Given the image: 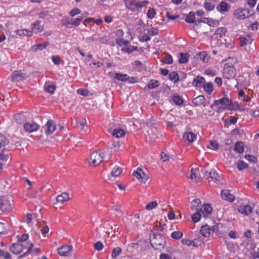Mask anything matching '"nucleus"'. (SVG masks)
Returning <instances> with one entry per match:
<instances>
[{
	"label": "nucleus",
	"instance_id": "obj_1",
	"mask_svg": "<svg viewBox=\"0 0 259 259\" xmlns=\"http://www.w3.org/2000/svg\"><path fill=\"white\" fill-rule=\"evenodd\" d=\"M213 105L220 110H237L239 107L237 102H233L227 97L214 100Z\"/></svg>",
	"mask_w": 259,
	"mask_h": 259
},
{
	"label": "nucleus",
	"instance_id": "obj_2",
	"mask_svg": "<svg viewBox=\"0 0 259 259\" xmlns=\"http://www.w3.org/2000/svg\"><path fill=\"white\" fill-rule=\"evenodd\" d=\"M125 7L132 12H140L143 8L149 3L147 0L140 2L139 0H123Z\"/></svg>",
	"mask_w": 259,
	"mask_h": 259
},
{
	"label": "nucleus",
	"instance_id": "obj_3",
	"mask_svg": "<svg viewBox=\"0 0 259 259\" xmlns=\"http://www.w3.org/2000/svg\"><path fill=\"white\" fill-rule=\"evenodd\" d=\"M150 244L155 250H162L166 245V240L164 236L158 233L153 234L150 239Z\"/></svg>",
	"mask_w": 259,
	"mask_h": 259
},
{
	"label": "nucleus",
	"instance_id": "obj_4",
	"mask_svg": "<svg viewBox=\"0 0 259 259\" xmlns=\"http://www.w3.org/2000/svg\"><path fill=\"white\" fill-rule=\"evenodd\" d=\"M9 143V139L0 134V160L6 161L9 159V154L7 153L6 148Z\"/></svg>",
	"mask_w": 259,
	"mask_h": 259
},
{
	"label": "nucleus",
	"instance_id": "obj_5",
	"mask_svg": "<svg viewBox=\"0 0 259 259\" xmlns=\"http://www.w3.org/2000/svg\"><path fill=\"white\" fill-rule=\"evenodd\" d=\"M104 154L102 152L94 151L90 156L89 163L90 165L97 166L99 165L103 160Z\"/></svg>",
	"mask_w": 259,
	"mask_h": 259
},
{
	"label": "nucleus",
	"instance_id": "obj_6",
	"mask_svg": "<svg viewBox=\"0 0 259 259\" xmlns=\"http://www.w3.org/2000/svg\"><path fill=\"white\" fill-rule=\"evenodd\" d=\"M12 209V204L10 200L5 196L0 197V210L4 213H8Z\"/></svg>",
	"mask_w": 259,
	"mask_h": 259
},
{
	"label": "nucleus",
	"instance_id": "obj_7",
	"mask_svg": "<svg viewBox=\"0 0 259 259\" xmlns=\"http://www.w3.org/2000/svg\"><path fill=\"white\" fill-rule=\"evenodd\" d=\"M222 74L224 78L227 79H232L236 75V70L234 66L229 65L226 63L225 64Z\"/></svg>",
	"mask_w": 259,
	"mask_h": 259
},
{
	"label": "nucleus",
	"instance_id": "obj_8",
	"mask_svg": "<svg viewBox=\"0 0 259 259\" xmlns=\"http://www.w3.org/2000/svg\"><path fill=\"white\" fill-rule=\"evenodd\" d=\"M204 178L209 182H218L220 180V176L214 169H211L210 171H206L203 172Z\"/></svg>",
	"mask_w": 259,
	"mask_h": 259
},
{
	"label": "nucleus",
	"instance_id": "obj_9",
	"mask_svg": "<svg viewBox=\"0 0 259 259\" xmlns=\"http://www.w3.org/2000/svg\"><path fill=\"white\" fill-rule=\"evenodd\" d=\"M133 175L142 183L145 184L149 179V176L145 173L144 170L143 168L140 167H138L137 170L134 171Z\"/></svg>",
	"mask_w": 259,
	"mask_h": 259
},
{
	"label": "nucleus",
	"instance_id": "obj_10",
	"mask_svg": "<svg viewBox=\"0 0 259 259\" xmlns=\"http://www.w3.org/2000/svg\"><path fill=\"white\" fill-rule=\"evenodd\" d=\"M251 14L247 9L239 8L236 9L234 12V16L235 18L243 20L248 18Z\"/></svg>",
	"mask_w": 259,
	"mask_h": 259
},
{
	"label": "nucleus",
	"instance_id": "obj_11",
	"mask_svg": "<svg viewBox=\"0 0 259 259\" xmlns=\"http://www.w3.org/2000/svg\"><path fill=\"white\" fill-rule=\"evenodd\" d=\"M39 127V125L34 122H26L23 124L25 131L29 133L37 131Z\"/></svg>",
	"mask_w": 259,
	"mask_h": 259
},
{
	"label": "nucleus",
	"instance_id": "obj_12",
	"mask_svg": "<svg viewBox=\"0 0 259 259\" xmlns=\"http://www.w3.org/2000/svg\"><path fill=\"white\" fill-rule=\"evenodd\" d=\"M29 242H30L29 241ZM28 242H26V245L24 244H21L19 243H14L10 247V250L12 253L15 254H18L20 253L24 249H26V247L28 245ZM26 249H27L26 248Z\"/></svg>",
	"mask_w": 259,
	"mask_h": 259
},
{
	"label": "nucleus",
	"instance_id": "obj_13",
	"mask_svg": "<svg viewBox=\"0 0 259 259\" xmlns=\"http://www.w3.org/2000/svg\"><path fill=\"white\" fill-rule=\"evenodd\" d=\"M189 178L194 183H199L202 181V179L200 176L198 168L191 169Z\"/></svg>",
	"mask_w": 259,
	"mask_h": 259
},
{
	"label": "nucleus",
	"instance_id": "obj_14",
	"mask_svg": "<svg viewBox=\"0 0 259 259\" xmlns=\"http://www.w3.org/2000/svg\"><path fill=\"white\" fill-rule=\"evenodd\" d=\"M239 40L240 41V46L243 47L250 44L253 39L250 34H245L240 36Z\"/></svg>",
	"mask_w": 259,
	"mask_h": 259
},
{
	"label": "nucleus",
	"instance_id": "obj_15",
	"mask_svg": "<svg viewBox=\"0 0 259 259\" xmlns=\"http://www.w3.org/2000/svg\"><path fill=\"white\" fill-rule=\"evenodd\" d=\"M27 75L21 71H15L12 74V80L20 81L26 78Z\"/></svg>",
	"mask_w": 259,
	"mask_h": 259
},
{
	"label": "nucleus",
	"instance_id": "obj_16",
	"mask_svg": "<svg viewBox=\"0 0 259 259\" xmlns=\"http://www.w3.org/2000/svg\"><path fill=\"white\" fill-rule=\"evenodd\" d=\"M45 133L47 135H51L56 130V125L52 120H49L45 125Z\"/></svg>",
	"mask_w": 259,
	"mask_h": 259
},
{
	"label": "nucleus",
	"instance_id": "obj_17",
	"mask_svg": "<svg viewBox=\"0 0 259 259\" xmlns=\"http://www.w3.org/2000/svg\"><path fill=\"white\" fill-rule=\"evenodd\" d=\"M205 82V78L200 76H197L193 79L192 84L194 87L202 88Z\"/></svg>",
	"mask_w": 259,
	"mask_h": 259
},
{
	"label": "nucleus",
	"instance_id": "obj_18",
	"mask_svg": "<svg viewBox=\"0 0 259 259\" xmlns=\"http://www.w3.org/2000/svg\"><path fill=\"white\" fill-rule=\"evenodd\" d=\"M71 250V247L69 245H63L58 249V253L62 256H67Z\"/></svg>",
	"mask_w": 259,
	"mask_h": 259
},
{
	"label": "nucleus",
	"instance_id": "obj_19",
	"mask_svg": "<svg viewBox=\"0 0 259 259\" xmlns=\"http://www.w3.org/2000/svg\"><path fill=\"white\" fill-rule=\"evenodd\" d=\"M199 22L206 23L209 26L211 27H216L219 25V22L218 20H214L212 18H202Z\"/></svg>",
	"mask_w": 259,
	"mask_h": 259
},
{
	"label": "nucleus",
	"instance_id": "obj_20",
	"mask_svg": "<svg viewBox=\"0 0 259 259\" xmlns=\"http://www.w3.org/2000/svg\"><path fill=\"white\" fill-rule=\"evenodd\" d=\"M222 198L225 200H228L230 202H233L234 200V196L230 193V191L228 190H223L221 192Z\"/></svg>",
	"mask_w": 259,
	"mask_h": 259
},
{
	"label": "nucleus",
	"instance_id": "obj_21",
	"mask_svg": "<svg viewBox=\"0 0 259 259\" xmlns=\"http://www.w3.org/2000/svg\"><path fill=\"white\" fill-rule=\"evenodd\" d=\"M217 10L221 13L224 14L225 12L229 11V6L226 2L222 1L217 6Z\"/></svg>",
	"mask_w": 259,
	"mask_h": 259
},
{
	"label": "nucleus",
	"instance_id": "obj_22",
	"mask_svg": "<svg viewBox=\"0 0 259 259\" xmlns=\"http://www.w3.org/2000/svg\"><path fill=\"white\" fill-rule=\"evenodd\" d=\"M69 199V194L66 192H63L57 196L56 201L57 203L63 204Z\"/></svg>",
	"mask_w": 259,
	"mask_h": 259
},
{
	"label": "nucleus",
	"instance_id": "obj_23",
	"mask_svg": "<svg viewBox=\"0 0 259 259\" xmlns=\"http://www.w3.org/2000/svg\"><path fill=\"white\" fill-rule=\"evenodd\" d=\"M31 31L32 32L33 31L36 30L35 33L40 32L44 30V26L41 25V22L39 20H37L35 23L31 24Z\"/></svg>",
	"mask_w": 259,
	"mask_h": 259
},
{
	"label": "nucleus",
	"instance_id": "obj_24",
	"mask_svg": "<svg viewBox=\"0 0 259 259\" xmlns=\"http://www.w3.org/2000/svg\"><path fill=\"white\" fill-rule=\"evenodd\" d=\"M238 209L239 212L245 215H247L252 212V208L249 205L240 206Z\"/></svg>",
	"mask_w": 259,
	"mask_h": 259
},
{
	"label": "nucleus",
	"instance_id": "obj_25",
	"mask_svg": "<svg viewBox=\"0 0 259 259\" xmlns=\"http://www.w3.org/2000/svg\"><path fill=\"white\" fill-rule=\"evenodd\" d=\"M212 211V208L209 204H204L203 205V209L201 212L204 218H206L211 213Z\"/></svg>",
	"mask_w": 259,
	"mask_h": 259
},
{
	"label": "nucleus",
	"instance_id": "obj_26",
	"mask_svg": "<svg viewBox=\"0 0 259 259\" xmlns=\"http://www.w3.org/2000/svg\"><path fill=\"white\" fill-rule=\"evenodd\" d=\"M15 33L20 36L32 35V31L26 29L16 30Z\"/></svg>",
	"mask_w": 259,
	"mask_h": 259
},
{
	"label": "nucleus",
	"instance_id": "obj_27",
	"mask_svg": "<svg viewBox=\"0 0 259 259\" xmlns=\"http://www.w3.org/2000/svg\"><path fill=\"white\" fill-rule=\"evenodd\" d=\"M202 88L209 95H210L214 90L213 84L211 82H205Z\"/></svg>",
	"mask_w": 259,
	"mask_h": 259
},
{
	"label": "nucleus",
	"instance_id": "obj_28",
	"mask_svg": "<svg viewBox=\"0 0 259 259\" xmlns=\"http://www.w3.org/2000/svg\"><path fill=\"white\" fill-rule=\"evenodd\" d=\"M112 134L114 137L119 138L125 135V132L123 129L118 127L113 130Z\"/></svg>",
	"mask_w": 259,
	"mask_h": 259
},
{
	"label": "nucleus",
	"instance_id": "obj_29",
	"mask_svg": "<svg viewBox=\"0 0 259 259\" xmlns=\"http://www.w3.org/2000/svg\"><path fill=\"white\" fill-rule=\"evenodd\" d=\"M205 101V98L203 95H199L193 99L192 103L196 106H200L203 104Z\"/></svg>",
	"mask_w": 259,
	"mask_h": 259
},
{
	"label": "nucleus",
	"instance_id": "obj_30",
	"mask_svg": "<svg viewBox=\"0 0 259 259\" xmlns=\"http://www.w3.org/2000/svg\"><path fill=\"white\" fill-rule=\"evenodd\" d=\"M191 209L193 210L202 209L201 201L199 199H196L191 202Z\"/></svg>",
	"mask_w": 259,
	"mask_h": 259
},
{
	"label": "nucleus",
	"instance_id": "obj_31",
	"mask_svg": "<svg viewBox=\"0 0 259 259\" xmlns=\"http://www.w3.org/2000/svg\"><path fill=\"white\" fill-rule=\"evenodd\" d=\"M113 77L115 79L123 82L127 81V78H128L127 74L119 72L115 73Z\"/></svg>",
	"mask_w": 259,
	"mask_h": 259
},
{
	"label": "nucleus",
	"instance_id": "obj_32",
	"mask_svg": "<svg viewBox=\"0 0 259 259\" xmlns=\"http://www.w3.org/2000/svg\"><path fill=\"white\" fill-rule=\"evenodd\" d=\"M200 233L201 235L205 237H209L210 233V229L209 227L207 225L202 226L200 230Z\"/></svg>",
	"mask_w": 259,
	"mask_h": 259
},
{
	"label": "nucleus",
	"instance_id": "obj_33",
	"mask_svg": "<svg viewBox=\"0 0 259 259\" xmlns=\"http://www.w3.org/2000/svg\"><path fill=\"white\" fill-rule=\"evenodd\" d=\"M83 16H78L75 19H71L70 21H67V23L68 24H71L75 26H78L83 18Z\"/></svg>",
	"mask_w": 259,
	"mask_h": 259
},
{
	"label": "nucleus",
	"instance_id": "obj_34",
	"mask_svg": "<svg viewBox=\"0 0 259 259\" xmlns=\"http://www.w3.org/2000/svg\"><path fill=\"white\" fill-rule=\"evenodd\" d=\"M195 211L196 212L192 215L191 218L192 220L194 223H197L200 221L202 215V213L201 212L202 211V209L196 210Z\"/></svg>",
	"mask_w": 259,
	"mask_h": 259
},
{
	"label": "nucleus",
	"instance_id": "obj_35",
	"mask_svg": "<svg viewBox=\"0 0 259 259\" xmlns=\"http://www.w3.org/2000/svg\"><path fill=\"white\" fill-rule=\"evenodd\" d=\"M234 150L238 153H242L244 152V144L242 142H237L235 143Z\"/></svg>",
	"mask_w": 259,
	"mask_h": 259
},
{
	"label": "nucleus",
	"instance_id": "obj_36",
	"mask_svg": "<svg viewBox=\"0 0 259 259\" xmlns=\"http://www.w3.org/2000/svg\"><path fill=\"white\" fill-rule=\"evenodd\" d=\"M183 138L186 139L189 142L192 143L196 139V136L192 132H187L183 135Z\"/></svg>",
	"mask_w": 259,
	"mask_h": 259
},
{
	"label": "nucleus",
	"instance_id": "obj_37",
	"mask_svg": "<svg viewBox=\"0 0 259 259\" xmlns=\"http://www.w3.org/2000/svg\"><path fill=\"white\" fill-rule=\"evenodd\" d=\"M185 21L189 23H192L195 21V13L191 11L185 18Z\"/></svg>",
	"mask_w": 259,
	"mask_h": 259
},
{
	"label": "nucleus",
	"instance_id": "obj_38",
	"mask_svg": "<svg viewBox=\"0 0 259 259\" xmlns=\"http://www.w3.org/2000/svg\"><path fill=\"white\" fill-rule=\"evenodd\" d=\"M49 45V42L48 41H45L42 44H38L33 46V49L34 51L39 50H43L46 49L47 46Z\"/></svg>",
	"mask_w": 259,
	"mask_h": 259
},
{
	"label": "nucleus",
	"instance_id": "obj_39",
	"mask_svg": "<svg viewBox=\"0 0 259 259\" xmlns=\"http://www.w3.org/2000/svg\"><path fill=\"white\" fill-rule=\"evenodd\" d=\"M33 244L31 242H28V245L26 247V248L27 249V250L24 252L23 254L20 255L18 257V259H21L22 257L24 256H27L28 254L31 253V248H33Z\"/></svg>",
	"mask_w": 259,
	"mask_h": 259
},
{
	"label": "nucleus",
	"instance_id": "obj_40",
	"mask_svg": "<svg viewBox=\"0 0 259 259\" xmlns=\"http://www.w3.org/2000/svg\"><path fill=\"white\" fill-rule=\"evenodd\" d=\"M188 54L180 53V57L179 59V62L181 64H186L188 62Z\"/></svg>",
	"mask_w": 259,
	"mask_h": 259
},
{
	"label": "nucleus",
	"instance_id": "obj_41",
	"mask_svg": "<svg viewBox=\"0 0 259 259\" xmlns=\"http://www.w3.org/2000/svg\"><path fill=\"white\" fill-rule=\"evenodd\" d=\"M199 59L203 62L206 63L209 60L210 57L206 52H202L199 54Z\"/></svg>",
	"mask_w": 259,
	"mask_h": 259
},
{
	"label": "nucleus",
	"instance_id": "obj_42",
	"mask_svg": "<svg viewBox=\"0 0 259 259\" xmlns=\"http://www.w3.org/2000/svg\"><path fill=\"white\" fill-rule=\"evenodd\" d=\"M122 252V249L119 247H117L113 249V251L111 253V257L113 258H116L118 256H119Z\"/></svg>",
	"mask_w": 259,
	"mask_h": 259
},
{
	"label": "nucleus",
	"instance_id": "obj_43",
	"mask_svg": "<svg viewBox=\"0 0 259 259\" xmlns=\"http://www.w3.org/2000/svg\"><path fill=\"white\" fill-rule=\"evenodd\" d=\"M18 242L21 244H24L29 238V235L27 234H24L20 236H17Z\"/></svg>",
	"mask_w": 259,
	"mask_h": 259
},
{
	"label": "nucleus",
	"instance_id": "obj_44",
	"mask_svg": "<svg viewBox=\"0 0 259 259\" xmlns=\"http://www.w3.org/2000/svg\"><path fill=\"white\" fill-rule=\"evenodd\" d=\"M173 102L177 105H181L183 103L182 98L178 95L174 96L172 98Z\"/></svg>",
	"mask_w": 259,
	"mask_h": 259
},
{
	"label": "nucleus",
	"instance_id": "obj_45",
	"mask_svg": "<svg viewBox=\"0 0 259 259\" xmlns=\"http://www.w3.org/2000/svg\"><path fill=\"white\" fill-rule=\"evenodd\" d=\"M121 172L122 169L118 166H116L113 168L111 174L113 177H116L119 176Z\"/></svg>",
	"mask_w": 259,
	"mask_h": 259
},
{
	"label": "nucleus",
	"instance_id": "obj_46",
	"mask_svg": "<svg viewBox=\"0 0 259 259\" xmlns=\"http://www.w3.org/2000/svg\"><path fill=\"white\" fill-rule=\"evenodd\" d=\"M237 166L239 171H241L243 169L248 167V164L243 160H239L237 163Z\"/></svg>",
	"mask_w": 259,
	"mask_h": 259
},
{
	"label": "nucleus",
	"instance_id": "obj_47",
	"mask_svg": "<svg viewBox=\"0 0 259 259\" xmlns=\"http://www.w3.org/2000/svg\"><path fill=\"white\" fill-rule=\"evenodd\" d=\"M203 6L205 9L207 11H211L214 9V5L208 2H204L203 3Z\"/></svg>",
	"mask_w": 259,
	"mask_h": 259
},
{
	"label": "nucleus",
	"instance_id": "obj_48",
	"mask_svg": "<svg viewBox=\"0 0 259 259\" xmlns=\"http://www.w3.org/2000/svg\"><path fill=\"white\" fill-rule=\"evenodd\" d=\"M132 65L135 68L137 69L138 71H141L142 69L143 68L142 62L139 60H136L133 62L132 63Z\"/></svg>",
	"mask_w": 259,
	"mask_h": 259
},
{
	"label": "nucleus",
	"instance_id": "obj_49",
	"mask_svg": "<svg viewBox=\"0 0 259 259\" xmlns=\"http://www.w3.org/2000/svg\"><path fill=\"white\" fill-rule=\"evenodd\" d=\"M183 235V233L181 231H174L171 233V237L174 239L178 240L182 237Z\"/></svg>",
	"mask_w": 259,
	"mask_h": 259
},
{
	"label": "nucleus",
	"instance_id": "obj_50",
	"mask_svg": "<svg viewBox=\"0 0 259 259\" xmlns=\"http://www.w3.org/2000/svg\"><path fill=\"white\" fill-rule=\"evenodd\" d=\"M169 78L171 81H173L174 82H177L179 80V76L177 73L176 72H171L169 75Z\"/></svg>",
	"mask_w": 259,
	"mask_h": 259
},
{
	"label": "nucleus",
	"instance_id": "obj_51",
	"mask_svg": "<svg viewBox=\"0 0 259 259\" xmlns=\"http://www.w3.org/2000/svg\"><path fill=\"white\" fill-rule=\"evenodd\" d=\"M138 49L137 47L131 46L130 47H124L121 49L122 52H126L128 54L132 53L134 51L137 50Z\"/></svg>",
	"mask_w": 259,
	"mask_h": 259
},
{
	"label": "nucleus",
	"instance_id": "obj_52",
	"mask_svg": "<svg viewBox=\"0 0 259 259\" xmlns=\"http://www.w3.org/2000/svg\"><path fill=\"white\" fill-rule=\"evenodd\" d=\"M165 55V63L167 64H172L173 63V59L172 56L167 53H164Z\"/></svg>",
	"mask_w": 259,
	"mask_h": 259
},
{
	"label": "nucleus",
	"instance_id": "obj_53",
	"mask_svg": "<svg viewBox=\"0 0 259 259\" xmlns=\"http://www.w3.org/2000/svg\"><path fill=\"white\" fill-rule=\"evenodd\" d=\"M156 15L155 10L154 8H149L147 13V16L149 19H153Z\"/></svg>",
	"mask_w": 259,
	"mask_h": 259
},
{
	"label": "nucleus",
	"instance_id": "obj_54",
	"mask_svg": "<svg viewBox=\"0 0 259 259\" xmlns=\"http://www.w3.org/2000/svg\"><path fill=\"white\" fill-rule=\"evenodd\" d=\"M209 148L212 150H217L219 148V144L217 141H210Z\"/></svg>",
	"mask_w": 259,
	"mask_h": 259
},
{
	"label": "nucleus",
	"instance_id": "obj_55",
	"mask_svg": "<svg viewBox=\"0 0 259 259\" xmlns=\"http://www.w3.org/2000/svg\"><path fill=\"white\" fill-rule=\"evenodd\" d=\"M116 42L119 46H121L122 45L127 46L129 44L130 42L128 40H127L126 39H124L123 38H120L119 39H116Z\"/></svg>",
	"mask_w": 259,
	"mask_h": 259
},
{
	"label": "nucleus",
	"instance_id": "obj_56",
	"mask_svg": "<svg viewBox=\"0 0 259 259\" xmlns=\"http://www.w3.org/2000/svg\"><path fill=\"white\" fill-rule=\"evenodd\" d=\"M157 206V203L156 201H152L146 205V209L147 210H151L155 208Z\"/></svg>",
	"mask_w": 259,
	"mask_h": 259
},
{
	"label": "nucleus",
	"instance_id": "obj_57",
	"mask_svg": "<svg viewBox=\"0 0 259 259\" xmlns=\"http://www.w3.org/2000/svg\"><path fill=\"white\" fill-rule=\"evenodd\" d=\"M127 81L129 83H138L139 82V79L138 77H134V76H129L128 75H127Z\"/></svg>",
	"mask_w": 259,
	"mask_h": 259
},
{
	"label": "nucleus",
	"instance_id": "obj_58",
	"mask_svg": "<svg viewBox=\"0 0 259 259\" xmlns=\"http://www.w3.org/2000/svg\"><path fill=\"white\" fill-rule=\"evenodd\" d=\"M159 85L158 81L151 80V82L147 84V87L150 89H154Z\"/></svg>",
	"mask_w": 259,
	"mask_h": 259
},
{
	"label": "nucleus",
	"instance_id": "obj_59",
	"mask_svg": "<svg viewBox=\"0 0 259 259\" xmlns=\"http://www.w3.org/2000/svg\"><path fill=\"white\" fill-rule=\"evenodd\" d=\"M148 33L150 35L154 36L158 34V30L155 27H151L148 30Z\"/></svg>",
	"mask_w": 259,
	"mask_h": 259
},
{
	"label": "nucleus",
	"instance_id": "obj_60",
	"mask_svg": "<svg viewBox=\"0 0 259 259\" xmlns=\"http://www.w3.org/2000/svg\"><path fill=\"white\" fill-rule=\"evenodd\" d=\"M55 89H56V88H55V85H49L46 87V88L45 89V91L47 92H48L51 94H54Z\"/></svg>",
	"mask_w": 259,
	"mask_h": 259
},
{
	"label": "nucleus",
	"instance_id": "obj_61",
	"mask_svg": "<svg viewBox=\"0 0 259 259\" xmlns=\"http://www.w3.org/2000/svg\"><path fill=\"white\" fill-rule=\"evenodd\" d=\"M52 60L53 62V63L55 65H59L61 62V59L60 57L57 56H52Z\"/></svg>",
	"mask_w": 259,
	"mask_h": 259
},
{
	"label": "nucleus",
	"instance_id": "obj_62",
	"mask_svg": "<svg viewBox=\"0 0 259 259\" xmlns=\"http://www.w3.org/2000/svg\"><path fill=\"white\" fill-rule=\"evenodd\" d=\"M94 246L95 249L98 251L101 250L104 247L103 243L100 241H98L96 243H95Z\"/></svg>",
	"mask_w": 259,
	"mask_h": 259
},
{
	"label": "nucleus",
	"instance_id": "obj_63",
	"mask_svg": "<svg viewBox=\"0 0 259 259\" xmlns=\"http://www.w3.org/2000/svg\"><path fill=\"white\" fill-rule=\"evenodd\" d=\"M80 12L81 11L78 8H74L69 12V14L71 17H74L76 15L80 14Z\"/></svg>",
	"mask_w": 259,
	"mask_h": 259
},
{
	"label": "nucleus",
	"instance_id": "obj_64",
	"mask_svg": "<svg viewBox=\"0 0 259 259\" xmlns=\"http://www.w3.org/2000/svg\"><path fill=\"white\" fill-rule=\"evenodd\" d=\"M99 41L101 43L105 45L108 44L109 39L107 36H103L99 38Z\"/></svg>",
	"mask_w": 259,
	"mask_h": 259
}]
</instances>
